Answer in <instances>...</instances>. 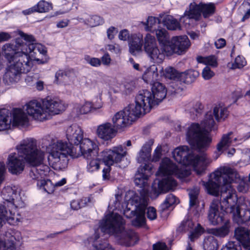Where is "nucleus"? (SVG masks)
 <instances>
[{"instance_id": "obj_1", "label": "nucleus", "mask_w": 250, "mask_h": 250, "mask_svg": "<svg viewBox=\"0 0 250 250\" xmlns=\"http://www.w3.org/2000/svg\"><path fill=\"white\" fill-rule=\"evenodd\" d=\"M207 182H203L208 192L211 195H219L221 188V198L222 206L226 208L230 207V211H233L234 220L238 223L242 222L240 209L236 205L237 197L235 190L230 184L238 183L237 189L240 192L246 193L249 189V181L247 179H241L238 172L234 168L222 167L218 168L212 174Z\"/></svg>"}, {"instance_id": "obj_2", "label": "nucleus", "mask_w": 250, "mask_h": 250, "mask_svg": "<svg viewBox=\"0 0 250 250\" xmlns=\"http://www.w3.org/2000/svg\"><path fill=\"white\" fill-rule=\"evenodd\" d=\"M66 135L69 144L58 141L46 146V151L49 153L48 161L54 168L64 167L68 163V155L77 158L80 155L72 145L78 146L83 139L82 129L77 125H72L67 128Z\"/></svg>"}, {"instance_id": "obj_3", "label": "nucleus", "mask_w": 250, "mask_h": 250, "mask_svg": "<svg viewBox=\"0 0 250 250\" xmlns=\"http://www.w3.org/2000/svg\"><path fill=\"white\" fill-rule=\"evenodd\" d=\"M125 222L122 217L114 212L106 214L99 223V228L95 230L94 241L99 238V230L104 233L114 235L121 245L130 247L138 241L137 234L132 230H124Z\"/></svg>"}, {"instance_id": "obj_4", "label": "nucleus", "mask_w": 250, "mask_h": 250, "mask_svg": "<svg viewBox=\"0 0 250 250\" xmlns=\"http://www.w3.org/2000/svg\"><path fill=\"white\" fill-rule=\"evenodd\" d=\"M37 140L34 138H26L22 140L16 146V149L27 164L32 167L29 175L34 180L40 181L48 172L49 167L43 164L44 152L37 147Z\"/></svg>"}, {"instance_id": "obj_5", "label": "nucleus", "mask_w": 250, "mask_h": 250, "mask_svg": "<svg viewBox=\"0 0 250 250\" xmlns=\"http://www.w3.org/2000/svg\"><path fill=\"white\" fill-rule=\"evenodd\" d=\"M159 175L166 176L157 184L152 186L151 196L157 197L160 194L166 193L170 190H174L177 186L176 180L172 177L175 175L181 181L190 174V170L182 166L180 167L173 164L168 158L163 159L158 171Z\"/></svg>"}, {"instance_id": "obj_6", "label": "nucleus", "mask_w": 250, "mask_h": 250, "mask_svg": "<svg viewBox=\"0 0 250 250\" xmlns=\"http://www.w3.org/2000/svg\"><path fill=\"white\" fill-rule=\"evenodd\" d=\"M216 128L211 112H208L201 122V125L198 123H192L187 128V141L193 147L198 149L204 148L208 146L211 142L208 131Z\"/></svg>"}, {"instance_id": "obj_7", "label": "nucleus", "mask_w": 250, "mask_h": 250, "mask_svg": "<svg viewBox=\"0 0 250 250\" xmlns=\"http://www.w3.org/2000/svg\"><path fill=\"white\" fill-rule=\"evenodd\" d=\"M19 35L21 38L16 39L15 42L5 44V47L8 52L12 51L15 54L19 55L22 59L25 60L24 56H26L29 62L31 63V68L33 66L30 56L35 60H38L36 55L39 54L45 55L46 50L45 47L40 43H36L34 37L31 35L19 32Z\"/></svg>"}, {"instance_id": "obj_8", "label": "nucleus", "mask_w": 250, "mask_h": 250, "mask_svg": "<svg viewBox=\"0 0 250 250\" xmlns=\"http://www.w3.org/2000/svg\"><path fill=\"white\" fill-rule=\"evenodd\" d=\"M4 56L7 61L11 63L6 68L3 76V82L7 85H11L19 81L22 73H26L31 69V63L28 62L26 56L23 60L19 55L12 51L8 52L5 44L2 47Z\"/></svg>"}, {"instance_id": "obj_9", "label": "nucleus", "mask_w": 250, "mask_h": 250, "mask_svg": "<svg viewBox=\"0 0 250 250\" xmlns=\"http://www.w3.org/2000/svg\"><path fill=\"white\" fill-rule=\"evenodd\" d=\"M173 157L179 164L191 166L198 174L205 171L211 160L203 153L195 155L191 153L188 146H183L176 148L172 152Z\"/></svg>"}, {"instance_id": "obj_10", "label": "nucleus", "mask_w": 250, "mask_h": 250, "mask_svg": "<svg viewBox=\"0 0 250 250\" xmlns=\"http://www.w3.org/2000/svg\"><path fill=\"white\" fill-rule=\"evenodd\" d=\"M2 194L4 201L0 203V228L6 222L11 225H15L19 221L18 215L16 214L17 206L15 201L18 197L16 187H5Z\"/></svg>"}, {"instance_id": "obj_11", "label": "nucleus", "mask_w": 250, "mask_h": 250, "mask_svg": "<svg viewBox=\"0 0 250 250\" xmlns=\"http://www.w3.org/2000/svg\"><path fill=\"white\" fill-rule=\"evenodd\" d=\"M145 96H139L135 99V104H130L123 110L117 112L112 118L114 126L120 129L129 125L137 118L146 114L140 106Z\"/></svg>"}, {"instance_id": "obj_12", "label": "nucleus", "mask_w": 250, "mask_h": 250, "mask_svg": "<svg viewBox=\"0 0 250 250\" xmlns=\"http://www.w3.org/2000/svg\"><path fill=\"white\" fill-rule=\"evenodd\" d=\"M140 95L145 96L143 103L140 104L146 113L150 111L153 106L158 104L166 97L167 89L162 83L156 82L152 84L151 92L147 90H143L140 91L136 98Z\"/></svg>"}, {"instance_id": "obj_13", "label": "nucleus", "mask_w": 250, "mask_h": 250, "mask_svg": "<svg viewBox=\"0 0 250 250\" xmlns=\"http://www.w3.org/2000/svg\"><path fill=\"white\" fill-rule=\"evenodd\" d=\"M127 153L125 148L122 146L113 147L112 149H105L100 153L102 161L107 166L103 170V178L104 180L109 178L110 166L114 163H118L123 160Z\"/></svg>"}, {"instance_id": "obj_14", "label": "nucleus", "mask_w": 250, "mask_h": 250, "mask_svg": "<svg viewBox=\"0 0 250 250\" xmlns=\"http://www.w3.org/2000/svg\"><path fill=\"white\" fill-rule=\"evenodd\" d=\"M215 10V7L213 3H209L208 4L200 3L197 4L195 3H191L189 5V9L188 11H186L184 15L181 19V21L185 23L186 24H189L190 20L195 21L199 20L201 17V13L205 18H207L214 14Z\"/></svg>"}, {"instance_id": "obj_15", "label": "nucleus", "mask_w": 250, "mask_h": 250, "mask_svg": "<svg viewBox=\"0 0 250 250\" xmlns=\"http://www.w3.org/2000/svg\"><path fill=\"white\" fill-rule=\"evenodd\" d=\"M230 213L232 214L233 221L238 225L243 224L245 220L242 217V222H237L234 220V212L230 211V207L225 208L222 206V199L221 201L214 199L211 203L208 213V219L209 222L213 225H217L221 223L224 218V212Z\"/></svg>"}, {"instance_id": "obj_16", "label": "nucleus", "mask_w": 250, "mask_h": 250, "mask_svg": "<svg viewBox=\"0 0 250 250\" xmlns=\"http://www.w3.org/2000/svg\"><path fill=\"white\" fill-rule=\"evenodd\" d=\"M144 48L151 62L160 63L164 60L166 52L162 47L161 49L159 48L153 36L146 34L145 38Z\"/></svg>"}, {"instance_id": "obj_17", "label": "nucleus", "mask_w": 250, "mask_h": 250, "mask_svg": "<svg viewBox=\"0 0 250 250\" xmlns=\"http://www.w3.org/2000/svg\"><path fill=\"white\" fill-rule=\"evenodd\" d=\"M190 45V43L187 36H175L170 40L169 46L165 47V52L167 55L174 53L181 55L185 53Z\"/></svg>"}, {"instance_id": "obj_18", "label": "nucleus", "mask_w": 250, "mask_h": 250, "mask_svg": "<svg viewBox=\"0 0 250 250\" xmlns=\"http://www.w3.org/2000/svg\"><path fill=\"white\" fill-rule=\"evenodd\" d=\"M26 111L29 116L35 120L43 122L49 119L48 113L45 111L43 102L32 100L25 104Z\"/></svg>"}, {"instance_id": "obj_19", "label": "nucleus", "mask_w": 250, "mask_h": 250, "mask_svg": "<svg viewBox=\"0 0 250 250\" xmlns=\"http://www.w3.org/2000/svg\"><path fill=\"white\" fill-rule=\"evenodd\" d=\"M147 206V200L145 197H143L140 199V201L136 205L137 208L135 211L132 210L130 212V215L126 214L127 212L125 213V215L127 218L136 216L132 220V225L135 227H142L146 224L145 212Z\"/></svg>"}, {"instance_id": "obj_20", "label": "nucleus", "mask_w": 250, "mask_h": 250, "mask_svg": "<svg viewBox=\"0 0 250 250\" xmlns=\"http://www.w3.org/2000/svg\"><path fill=\"white\" fill-rule=\"evenodd\" d=\"M6 163L9 171L13 174H19L24 170V162L16 153L9 155Z\"/></svg>"}, {"instance_id": "obj_21", "label": "nucleus", "mask_w": 250, "mask_h": 250, "mask_svg": "<svg viewBox=\"0 0 250 250\" xmlns=\"http://www.w3.org/2000/svg\"><path fill=\"white\" fill-rule=\"evenodd\" d=\"M234 236L237 242L229 241L240 246L243 248L250 250V230L243 227H238L235 230Z\"/></svg>"}, {"instance_id": "obj_22", "label": "nucleus", "mask_w": 250, "mask_h": 250, "mask_svg": "<svg viewBox=\"0 0 250 250\" xmlns=\"http://www.w3.org/2000/svg\"><path fill=\"white\" fill-rule=\"evenodd\" d=\"M152 169L151 164H146L143 167L141 166L135 176V184L140 188L145 187L149 177L152 173Z\"/></svg>"}, {"instance_id": "obj_23", "label": "nucleus", "mask_w": 250, "mask_h": 250, "mask_svg": "<svg viewBox=\"0 0 250 250\" xmlns=\"http://www.w3.org/2000/svg\"><path fill=\"white\" fill-rule=\"evenodd\" d=\"M43 103L45 111L49 114V119L52 115L59 114L65 109L64 104L60 101L46 99L43 101Z\"/></svg>"}, {"instance_id": "obj_24", "label": "nucleus", "mask_w": 250, "mask_h": 250, "mask_svg": "<svg viewBox=\"0 0 250 250\" xmlns=\"http://www.w3.org/2000/svg\"><path fill=\"white\" fill-rule=\"evenodd\" d=\"M79 151L84 158L97 155L98 151L96 149L97 147L96 144L88 138H83L79 144Z\"/></svg>"}, {"instance_id": "obj_25", "label": "nucleus", "mask_w": 250, "mask_h": 250, "mask_svg": "<svg viewBox=\"0 0 250 250\" xmlns=\"http://www.w3.org/2000/svg\"><path fill=\"white\" fill-rule=\"evenodd\" d=\"M154 144L153 139H149L142 146L141 149L139 151L137 161L139 163H144L145 165L147 164L146 163L150 161L151 146Z\"/></svg>"}, {"instance_id": "obj_26", "label": "nucleus", "mask_w": 250, "mask_h": 250, "mask_svg": "<svg viewBox=\"0 0 250 250\" xmlns=\"http://www.w3.org/2000/svg\"><path fill=\"white\" fill-rule=\"evenodd\" d=\"M97 134L99 138L104 141H108L115 136L116 131L111 124L106 123L98 126Z\"/></svg>"}, {"instance_id": "obj_27", "label": "nucleus", "mask_w": 250, "mask_h": 250, "mask_svg": "<svg viewBox=\"0 0 250 250\" xmlns=\"http://www.w3.org/2000/svg\"><path fill=\"white\" fill-rule=\"evenodd\" d=\"M182 225L183 226L185 229H193V230L190 232L189 235V238L190 241L192 242L197 239L204 231V229L199 224H198L197 226L193 229L194 224L191 220H188L186 221H183L182 223Z\"/></svg>"}, {"instance_id": "obj_28", "label": "nucleus", "mask_w": 250, "mask_h": 250, "mask_svg": "<svg viewBox=\"0 0 250 250\" xmlns=\"http://www.w3.org/2000/svg\"><path fill=\"white\" fill-rule=\"evenodd\" d=\"M13 124L16 126L27 125L29 122L27 116L21 108H14L12 112Z\"/></svg>"}, {"instance_id": "obj_29", "label": "nucleus", "mask_w": 250, "mask_h": 250, "mask_svg": "<svg viewBox=\"0 0 250 250\" xmlns=\"http://www.w3.org/2000/svg\"><path fill=\"white\" fill-rule=\"evenodd\" d=\"M0 250H23V247L12 236L7 239H0Z\"/></svg>"}, {"instance_id": "obj_30", "label": "nucleus", "mask_w": 250, "mask_h": 250, "mask_svg": "<svg viewBox=\"0 0 250 250\" xmlns=\"http://www.w3.org/2000/svg\"><path fill=\"white\" fill-rule=\"evenodd\" d=\"M158 77L157 66L152 65L146 70L142 76V78L146 83H150L152 85L155 83L154 81L158 79Z\"/></svg>"}, {"instance_id": "obj_31", "label": "nucleus", "mask_w": 250, "mask_h": 250, "mask_svg": "<svg viewBox=\"0 0 250 250\" xmlns=\"http://www.w3.org/2000/svg\"><path fill=\"white\" fill-rule=\"evenodd\" d=\"M143 44V36L133 35L129 42V51L132 55L141 50Z\"/></svg>"}, {"instance_id": "obj_32", "label": "nucleus", "mask_w": 250, "mask_h": 250, "mask_svg": "<svg viewBox=\"0 0 250 250\" xmlns=\"http://www.w3.org/2000/svg\"><path fill=\"white\" fill-rule=\"evenodd\" d=\"M211 113L217 122H220L224 121L228 117L229 112L225 105L218 104L214 107L213 113Z\"/></svg>"}, {"instance_id": "obj_33", "label": "nucleus", "mask_w": 250, "mask_h": 250, "mask_svg": "<svg viewBox=\"0 0 250 250\" xmlns=\"http://www.w3.org/2000/svg\"><path fill=\"white\" fill-rule=\"evenodd\" d=\"M100 153L96 156H91L89 158H85L87 160L86 169L89 172H93L99 169L100 161L102 160L99 156Z\"/></svg>"}, {"instance_id": "obj_34", "label": "nucleus", "mask_w": 250, "mask_h": 250, "mask_svg": "<svg viewBox=\"0 0 250 250\" xmlns=\"http://www.w3.org/2000/svg\"><path fill=\"white\" fill-rule=\"evenodd\" d=\"M10 112L5 108L0 109V130L10 128L11 120L9 116Z\"/></svg>"}, {"instance_id": "obj_35", "label": "nucleus", "mask_w": 250, "mask_h": 250, "mask_svg": "<svg viewBox=\"0 0 250 250\" xmlns=\"http://www.w3.org/2000/svg\"><path fill=\"white\" fill-rule=\"evenodd\" d=\"M156 36L159 43L165 51V47L169 46L170 37L168 32L165 29H160L156 31Z\"/></svg>"}, {"instance_id": "obj_36", "label": "nucleus", "mask_w": 250, "mask_h": 250, "mask_svg": "<svg viewBox=\"0 0 250 250\" xmlns=\"http://www.w3.org/2000/svg\"><path fill=\"white\" fill-rule=\"evenodd\" d=\"M101 103L98 105H94L91 102H86L83 104H78L75 106L78 115L87 114L93 109H99L102 107Z\"/></svg>"}, {"instance_id": "obj_37", "label": "nucleus", "mask_w": 250, "mask_h": 250, "mask_svg": "<svg viewBox=\"0 0 250 250\" xmlns=\"http://www.w3.org/2000/svg\"><path fill=\"white\" fill-rule=\"evenodd\" d=\"M232 134V132H229L222 136L221 141L217 145V150L218 154L216 159L223 152L224 149L227 148L231 145L232 140L230 136Z\"/></svg>"}, {"instance_id": "obj_38", "label": "nucleus", "mask_w": 250, "mask_h": 250, "mask_svg": "<svg viewBox=\"0 0 250 250\" xmlns=\"http://www.w3.org/2000/svg\"><path fill=\"white\" fill-rule=\"evenodd\" d=\"M179 200L172 194H168L164 202L160 207V211L161 214L167 210V209L174 204L179 203Z\"/></svg>"}, {"instance_id": "obj_39", "label": "nucleus", "mask_w": 250, "mask_h": 250, "mask_svg": "<svg viewBox=\"0 0 250 250\" xmlns=\"http://www.w3.org/2000/svg\"><path fill=\"white\" fill-rule=\"evenodd\" d=\"M163 23L165 26L168 30H176L181 29V26L179 22L172 16L167 15L163 20Z\"/></svg>"}, {"instance_id": "obj_40", "label": "nucleus", "mask_w": 250, "mask_h": 250, "mask_svg": "<svg viewBox=\"0 0 250 250\" xmlns=\"http://www.w3.org/2000/svg\"><path fill=\"white\" fill-rule=\"evenodd\" d=\"M203 248L204 250H218L217 240L213 236H206L204 239Z\"/></svg>"}, {"instance_id": "obj_41", "label": "nucleus", "mask_w": 250, "mask_h": 250, "mask_svg": "<svg viewBox=\"0 0 250 250\" xmlns=\"http://www.w3.org/2000/svg\"><path fill=\"white\" fill-rule=\"evenodd\" d=\"M199 73L194 70H188L182 73L181 78L184 80V82L187 83H190L193 82L199 76Z\"/></svg>"}, {"instance_id": "obj_42", "label": "nucleus", "mask_w": 250, "mask_h": 250, "mask_svg": "<svg viewBox=\"0 0 250 250\" xmlns=\"http://www.w3.org/2000/svg\"><path fill=\"white\" fill-rule=\"evenodd\" d=\"M229 228L230 222L229 221H227L224 225L220 228L211 229V233L215 236L224 237L229 234Z\"/></svg>"}, {"instance_id": "obj_43", "label": "nucleus", "mask_w": 250, "mask_h": 250, "mask_svg": "<svg viewBox=\"0 0 250 250\" xmlns=\"http://www.w3.org/2000/svg\"><path fill=\"white\" fill-rule=\"evenodd\" d=\"M37 185L49 194L53 193L54 190V186L50 180H41L38 182Z\"/></svg>"}, {"instance_id": "obj_44", "label": "nucleus", "mask_w": 250, "mask_h": 250, "mask_svg": "<svg viewBox=\"0 0 250 250\" xmlns=\"http://www.w3.org/2000/svg\"><path fill=\"white\" fill-rule=\"evenodd\" d=\"M86 25L90 27H95L103 24L104 19L98 15H89L87 18Z\"/></svg>"}, {"instance_id": "obj_45", "label": "nucleus", "mask_w": 250, "mask_h": 250, "mask_svg": "<svg viewBox=\"0 0 250 250\" xmlns=\"http://www.w3.org/2000/svg\"><path fill=\"white\" fill-rule=\"evenodd\" d=\"M34 6L36 12L41 13L47 12L52 9V4L43 0H40Z\"/></svg>"}, {"instance_id": "obj_46", "label": "nucleus", "mask_w": 250, "mask_h": 250, "mask_svg": "<svg viewBox=\"0 0 250 250\" xmlns=\"http://www.w3.org/2000/svg\"><path fill=\"white\" fill-rule=\"evenodd\" d=\"M197 61L199 63H203L206 65H211L213 67L217 66V63L215 57L213 56H210L206 57L198 56Z\"/></svg>"}, {"instance_id": "obj_47", "label": "nucleus", "mask_w": 250, "mask_h": 250, "mask_svg": "<svg viewBox=\"0 0 250 250\" xmlns=\"http://www.w3.org/2000/svg\"><path fill=\"white\" fill-rule=\"evenodd\" d=\"M199 190L197 188L191 189L189 192V205L190 207L195 206L198 202V196Z\"/></svg>"}, {"instance_id": "obj_48", "label": "nucleus", "mask_w": 250, "mask_h": 250, "mask_svg": "<svg viewBox=\"0 0 250 250\" xmlns=\"http://www.w3.org/2000/svg\"><path fill=\"white\" fill-rule=\"evenodd\" d=\"M166 77L170 79L176 80L181 78V73H179L175 69L169 67L165 69Z\"/></svg>"}, {"instance_id": "obj_49", "label": "nucleus", "mask_w": 250, "mask_h": 250, "mask_svg": "<svg viewBox=\"0 0 250 250\" xmlns=\"http://www.w3.org/2000/svg\"><path fill=\"white\" fill-rule=\"evenodd\" d=\"M84 59L88 63L94 67H99L102 63L100 59L97 58H91L88 55L85 56Z\"/></svg>"}, {"instance_id": "obj_50", "label": "nucleus", "mask_w": 250, "mask_h": 250, "mask_svg": "<svg viewBox=\"0 0 250 250\" xmlns=\"http://www.w3.org/2000/svg\"><path fill=\"white\" fill-rule=\"evenodd\" d=\"M93 246L95 250H114V249L106 242L98 244L94 242Z\"/></svg>"}, {"instance_id": "obj_51", "label": "nucleus", "mask_w": 250, "mask_h": 250, "mask_svg": "<svg viewBox=\"0 0 250 250\" xmlns=\"http://www.w3.org/2000/svg\"><path fill=\"white\" fill-rule=\"evenodd\" d=\"M157 20L159 21V20L154 17H148L146 23H144V24L146 25V30L147 31L151 30V28L156 23Z\"/></svg>"}, {"instance_id": "obj_52", "label": "nucleus", "mask_w": 250, "mask_h": 250, "mask_svg": "<svg viewBox=\"0 0 250 250\" xmlns=\"http://www.w3.org/2000/svg\"><path fill=\"white\" fill-rule=\"evenodd\" d=\"M146 216L148 219L151 221L155 220L157 218V212L156 209L152 207L146 208Z\"/></svg>"}, {"instance_id": "obj_53", "label": "nucleus", "mask_w": 250, "mask_h": 250, "mask_svg": "<svg viewBox=\"0 0 250 250\" xmlns=\"http://www.w3.org/2000/svg\"><path fill=\"white\" fill-rule=\"evenodd\" d=\"M162 155V148L161 146H158L155 149L153 156L151 157L150 161L158 162L159 161Z\"/></svg>"}, {"instance_id": "obj_54", "label": "nucleus", "mask_w": 250, "mask_h": 250, "mask_svg": "<svg viewBox=\"0 0 250 250\" xmlns=\"http://www.w3.org/2000/svg\"><path fill=\"white\" fill-rule=\"evenodd\" d=\"M202 74L204 79L209 80L214 76V73L208 66H207L203 70Z\"/></svg>"}, {"instance_id": "obj_55", "label": "nucleus", "mask_w": 250, "mask_h": 250, "mask_svg": "<svg viewBox=\"0 0 250 250\" xmlns=\"http://www.w3.org/2000/svg\"><path fill=\"white\" fill-rule=\"evenodd\" d=\"M221 250H242V249L240 246L232 242H229L223 246Z\"/></svg>"}, {"instance_id": "obj_56", "label": "nucleus", "mask_w": 250, "mask_h": 250, "mask_svg": "<svg viewBox=\"0 0 250 250\" xmlns=\"http://www.w3.org/2000/svg\"><path fill=\"white\" fill-rule=\"evenodd\" d=\"M65 80L63 70H58L55 74V82L57 83L63 82Z\"/></svg>"}, {"instance_id": "obj_57", "label": "nucleus", "mask_w": 250, "mask_h": 250, "mask_svg": "<svg viewBox=\"0 0 250 250\" xmlns=\"http://www.w3.org/2000/svg\"><path fill=\"white\" fill-rule=\"evenodd\" d=\"M125 92L126 94H130L135 88V84L133 82H126L124 85Z\"/></svg>"}, {"instance_id": "obj_58", "label": "nucleus", "mask_w": 250, "mask_h": 250, "mask_svg": "<svg viewBox=\"0 0 250 250\" xmlns=\"http://www.w3.org/2000/svg\"><path fill=\"white\" fill-rule=\"evenodd\" d=\"M153 250H168L165 243L158 242L153 245Z\"/></svg>"}, {"instance_id": "obj_59", "label": "nucleus", "mask_w": 250, "mask_h": 250, "mask_svg": "<svg viewBox=\"0 0 250 250\" xmlns=\"http://www.w3.org/2000/svg\"><path fill=\"white\" fill-rule=\"evenodd\" d=\"M119 38L121 40L126 41L129 38V32L126 29L121 30L119 34Z\"/></svg>"}, {"instance_id": "obj_60", "label": "nucleus", "mask_w": 250, "mask_h": 250, "mask_svg": "<svg viewBox=\"0 0 250 250\" xmlns=\"http://www.w3.org/2000/svg\"><path fill=\"white\" fill-rule=\"evenodd\" d=\"M246 63V62L245 61V59L243 58L238 56L235 58V63L236 65V67L239 68H242L245 66Z\"/></svg>"}, {"instance_id": "obj_61", "label": "nucleus", "mask_w": 250, "mask_h": 250, "mask_svg": "<svg viewBox=\"0 0 250 250\" xmlns=\"http://www.w3.org/2000/svg\"><path fill=\"white\" fill-rule=\"evenodd\" d=\"M226 41L223 38H220L214 42V45L217 49H221L223 48L226 45Z\"/></svg>"}, {"instance_id": "obj_62", "label": "nucleus", "mask_w": 250, "mask_h": 250, "mask_svg": "<svg viewBox=\"0 0 250 250\" xmlns=\"http://www.w3.org/2000/svg\"><path fill=\"white\" fill-rule=\"evenodd\" d=\"M116 28L113 26H111L107 30V38L111 40L114 38Z\"/></svg>"}, {"instance_id": "obj_63", "label": "nucleus", "mask_w": 250, "mask_h": 250, "mask_svg": "<svg viewBox=\"0 0 250 250\" xmlns=\"http://www.w3.org/2000/svg\"><path fill=\"white\" fill-rule=\"evenodd\" d=\"M80 204L79 200H73L70 203V206L72 209L78 210L82 207Z\"/></svg>"}, {"instance_id": "obj_64", "label": "nucleus", "mask_w": 250, "mask_h": 250, "mask_svg": "<svg viewBox=\"0 0 250 250\" xmlns=\"http://www.w3.org/2000/svg\"><path fill=\"white\" fill-rule=\"evenodd\" d=\"M101 62L103 63L104 65H109L111 62V59L110 56L108 54H105L102 58H101Z\"/></svg>"}]
</instances>
